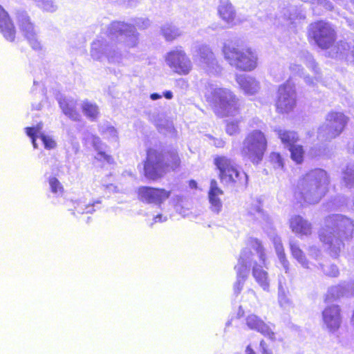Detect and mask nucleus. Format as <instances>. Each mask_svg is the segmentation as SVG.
I'll use <instances>...</instances> for the list:
<instances>
[{"label":"nucleus","mask_w":354,"mask_h":354,"mask_svg":"<svg viewBox=\"0 0 354 354\" xmlns=\"http://www.w3.org/2000/svg\"><path fill=\"white\" fill-rule=\"evenodd\" d=\"M270 161L274 169H282L283 168V159L277 152H272L270 154Z\"/></svg>","instance_id":"nucleus-43"},{"label":"nucleus","mask_w":354,"mask_h":354,"mask_svg":"<svg viewBox=\"0 0 354 354\" xmlns=\"http://www.w3.org/2000/svg\"><path fill=\"white\" fill-rule=\"evenodd\" d=\"M267 145L265 134L259 130H253L246 136L243 142L242 154L253 164L258 165L263 160Z\"/></svg>","instance_id":"nucleus-9"},{"label":"nucleus","mask_w":354,"mask_h":354,"mask_svg":"<svg viewBox=\"0 0 354 354\" xmlns=\"http://www.w3.org/2000/svg\"><path fill=\"white\" fill-rule=\"evenodd\" d=\"M280 16H282V14H281V10L280 11V14L279 16H277V18H278V20L279 21H281V23H283V21H285V20L283 19V17H279ZM286 22H287V21H286Z\"/></svg>","instance_id":"nucleus-62"},{"label":"nucleus","mask_w":354,"mask_h":354,"mask_svg":"<svg viewBox=\"0 0 354 354\" xmlns=\"http://www.w3.org/2000/svg\"><path fill=\"white\" fill-rule=\"evenodd\" d=\"M170 195L169 192L164 189L151 187H141L138 189L140 200L149 204L160 205Z\"/></svg>","instance_id":"nucleus-15"},{"label":"nucleus","mask_w":354,"mask_h":354,"mask_svg":"<svg viewBox=\"0 0 354 354\" xmlns=\"http://www.w3.org/2000/svg\"><path fill=\"white\" fill-rule=\"evenodd\" d=\"M248 245L255 251L256 254L248 248H244L241 252L238 263L234 267L236 271V281L234 285V291L236 295L241 291L251 267L252 276L258 284L264 290H269L268 274L263 269V266H266V254L261 242L257 239L250 238L248 240Z\"/></svg>","instance_id":"nucleus-2"},{"label":"nucleus","mask_w":354,"mask_h":354,"mask_svg":"<svg viewBox=\"0 0 354 354\" xmlns=\"http://www.w3.org/2000/svg\"><path fill=\"white\" fill-rule=\"evenodd\" d=\"M281 14V17L291 24H297V21H300L306 19L304 10L301 7L296 6L290 5L286 8H282Z\"/></svg>","instance_id":"nucleus-25"},{"label":"nucleus","mask_w":354,"mask_h":354,"mask_svg":"<svg viewBox=\"0 0 354 354\" xmlns=\"http://www.w3.org/2000/svg\"><path fill=\"white\" fill-rule=\"evenodd\" d=\"M295 105L296 93L294 86L290 82L281 85L276 102L277 111L280 113H288L294 109Z\"/></svg>","instance_id":"nucleus-13"},{"label":"nucleus","mask_w":354,"mask_h":354,"mask_svg":"<svg viewBox=\"0 0 354 354\" xmlns=\"http://www.w3.org/2000/svg\"><path fill=\"white\" fill-rule=\"evenodd\" d=\"M109 39L99 37L91 44V56L95 60L109 64H121L128 53L126 48H133L139 43V33L136 26L124 21H113L107 28Z\"/></svg>","instance_id":"nucleus-1"},{"label":"nucleus","mask_w":354,"mask_h":354,"mask_svg":"<svg viewBox=\"0 0 354 354\" xmlns=\"http://www.w3.org/2000/svg\"><path fill=\"white\" fill-rule=\"evenodd\" d=\"M304 80H305V82L308 84H313L314 82H313V80L312 78H310V77L308 76H304Z\"/></svg>","instance_id":"nucleus-58"},{"label":"nucleus","mask_w":354,"mask_h":354,"mask_svg":"<svg viewBox=\"0 0 354 354\" xmlns=\"http://www.w3.org/2000/svg\"><path fill=\"white\" fill-rule=\"evenodd\" d=\"M218 12L221 18L230 25H232L236 12L229 0H220Z\"/></svg>","instance_id":"nucleus-28"},{"label":"nucleus","mask_w":354,"mask_h":354,"mask_svg":"<svg viewBox=\"0 0 354 354\" xmlns=\"http://www.w3.org/2000/svg\"><path fill=\"white\" fill-rule=\"evenodd\" d=\"M214 145L216 147H223L224 146V141L220 139H216L214 142Z\"/></svg>","instance_id":"nucleus-53"},{"label":"nucleus","mask_w":354,"mask_h":354,"mask_svg":"<svg viewBox=\"0 0 354 354\" xmlns=\"http://www.w3.org/2000/svg\"><path fill=\"white\" fill-rule=\"evenodd\" d=\"M37 110H39L41 109V104H38L35 107H34Z\"/></svg>","instance_id":"nucleus-64"},{"label":"nucleus","mask_w":354,"mask_h":354,"mask_svg":"<svg viewBox=\"0 0 354 354\" xmlns=\"http://www.w3.org/2000/svg\"><path fill=\"white\" fill-rule=\"evenodd\" d=\"M260 346L262 349V354H272V353L266 348V344L263 341L261 342Z\"/></svg>","instance_id":"nucleus-51"},{"label":"nucleus","mask_w":354,"mask_h":354,"mask_svg":"<svg viewBox=\"0 0 354 354\" xmlns=\"http://www.w3.org/2000/svg\"><path fill=\"white\" fill-rule=\"evenodd\" d=\"M281 142L287 147L294 145L298 140V136L293 131L286 130L281 127H276L274 130Z\"/></svg>","instance_id":"nucleus-29"},{"label":"nucleus","mask_w":354,"mask_h":354,"mask_svg":"<svg viewBox=\"0 0 354 354\" xmlns=\"http://www.w3.org/2000/svg\"><path fill=\"white\" fill-rule=\"evenodd\" d=\"M322 317L326 328L330 332L336 331L342 322L339 306L332 305L326 307L322 312Z\"/></svg>","instance_id":"nucleus-18"},{"label":"nucleus","mask_w":354,"mask_h":354,"mask_svg":"<svg viewBox=\"0 0 354 354\" xmlns=\"http://www.w3.org/2000/svg\"><path fill=\"white\" fill-rule=\"evenodd\" d=\"M290 70L293 75H297L299 76H302L303 75V68L299 64H291L290 66Z\"/></svg>","instance_id":"nucleus-48"},{"label":"nucleus","mask_w":354,"mask_h":354,"mask_svg":"<svg viewBox=\"0 0 354 354\" xmlns=\"http://www.w3.org/2000/svg\"><path fill=\"white\" fill-rule=\"evenodd\" d=\"M165 62L174 72L179 75H187L192 68V62L182 47L168 52L165 55Z\"/></svg>","instance_id":"nucleus-12"},{"label":"nucleus","mask_w":354,"mask_h":354,"mask_svg":"<svg viewBox=\"0 0 354 354\" xmlns=\"http://www.w3.org/2000/svg\"><path fill=\"white\" fill-rule=\"evenodd\" d=\"M290 227L294 233L301 236H307L312 233L311 223L300 215H293L291 216Z\"/></svg>","instance_id":"nucleus-20"},{"label":"nucleus","mask_w":354,"mask_h":354,"mask_svg":"<svg viewBox=\"0 0 354 354\" xmlns=\"http://www.w3.org/2000/svg\"><path fill=\"white\" fill-rule=\"evenodd\" d=\"M270 73L277 80H280L281 79L283 78V77L281 75L278 77V75L277 74L274 66L270 68Z\"/></svg>","instance_id":"nucleus-54"},{"label":"nucleus","mask_w":354,"mask_h":354,"mask_svg":"<svg viewBox=\"0 0 354 354\" xmlns=\"http://www.w3.org/2000/svg\"><path fill=\"white\" fill-rule=\"evenodd\" d=\"M180 160L176 151L147 150L144 164V176L150 180L161 178L169 169L174 170L180 165Z\"/></svg>","instance_id":"nucleus-5"},{"label":"nucleus","mask_w":354,"mask_h":354,"mask_svg":"<svg viewBox=\"0 0 354 354\" xmlns=\"http://www.w3.org/2000/svg\"><path fill=\"white\" fill-rule=\"evenodd\" d=\"M135 26L140 29H146L150 25V21L146 18H138L135 20Z\"/></svg>","instance_id":"nucleus-47"},{"label":"nucleus","mask_w":354,"mask_h":354,"mask_svg":"<svg viewBox=\"0 0 354 354\" xmlns=\"http://www.w3.org/2000/svg\"><path fill=\"white\" fill-rule=\"evenodd\" d=\"M290 249L292 257L295 259L304 268L308 269L310 262L307 259L304 252L300 249L297 241L290 240Z\"/></svg>","instance_id":"nucleus-30"},{"label":"nucleus","mask_w":354,"mask_h":354,"mask_svg":"<svg viewBox=\"0 0 354 354\" xmlns=\"http://www.w3.org/2000/svg\"><path fill=\"white\" fill-rule=\"evenodd\" d=\"M0 32L6 40L14 41L16 33L14 24L1 6H0Z\"/></svg>","instance_id":"nucleus-22"},{"label":"nucleus","mask_w":354,"mask_h":354,"mask_svg":"<svg viewBox=\"0 0 354 354\" xmlns=\"http://www.w3.org/2000/svg\"><path fill=\"white\" fill-rule=\"evenodd\" d=\"M309 153L312 157L319 156L322 154V150L320 148L313 147L310 149Z\"/></svg>","instance_id":"nucleus-49"},{"label":"nucleus","mask_w":354,"mask_h":354,"mask_svg":"<svg viewBox=\"0 0 354 354\" xmlns=\"http://www.w3.org/2000/svg\"><path fill=\"white\" fill-rule=\"evenodd\" d=\"M330 182V176L326 170L321 168L311 169L297 180L295 198L301 204H316L327 193Z\"/></svg>","instance_id":"nucleus-4"},{"label":"nucleus","mask_w":354,"mask_h":354,"mask_svg":"<svg viewBox=\"0 0 354 354\" xmlns=\"http://www.w3.org/2000/svg\"><path fill=\"white\" fill-rule=\"evenodd\" d=\"M103 186H104L105 188L109 189L110 192H117V190H116L117 189V187H115L113 184H109V185H103Z\"/></svg>","instance_id":"nucleus-52"},{"label":"nucleus","mask_w":354,"mask_h":354,"mask_svg":"<svg viewBox=\"0 0 354 354\" xmlns=\"http://www.w3.org/2000/svg\"><path fill=\"white\" fill-rule=\"evenodd\" d=\"M291 158L297 164H300L304 160V150L301 145H294L289 147Z\"/></svg>","instance_id":"nucleus-39"},{"label":"nucleus","mask_w":354,"mask_h":354,"mask_svg":"<svg viewBox=\"0 0 354 354\" xmlns=\"http://www.w3.org/2000/svg\"><path fill=\"white\" fill-rule=\"evenodd\" d=\"M353 233L354 221L345 215L336 214L326 217L319 236L330 256L337 258L344 246V241L351 239Z\"/></svg>","instance_id":"nucleus-3"},{"label":"nucleus","mask_w":354,"mask_h":354,"mask_svg":"<svg viewBox=\"0 0 354 354\" xmlns=\"http://www.w3.org/2000/svg\"><path fill=\"white\" fill-rule=\"evenodd\" d=\"M50 192L59 196L63 194L64 188L60 182L55 177H50L48 180Z\"/></svg>","instance_id":"nucleus-40"},{"label":"nucleus","mask_w":354,"mask_h":354,"mask_svg":"<svg viewBox=\"0 0 354 354\" xmlns=\"http://www.w3.org/2000/svg\"><path fill=\"white\" fill-rule=\"evenodd\" d=\"M239 120H232L227 121L226 124V133L230 136H233L239 133L240 129L239 126Z\"/></svg>","instance_id":"nucleus-44"},{"label":"nucleus","mask_w":354,"mask_h":354,"mask_svg":"<svg viewBox=\"0 0 354 354\" xmlns=\"http://www.w3.org/2000/svg\"><path fill=\"white\" fill-rule=\"evenodd\" d=\"M236 82L245 93L248 95H254L260 89L259 82L249 75H237Z\"/></svg>","instance_id":"nucleus-27"},{"label":"nucleus","mask_w":354,"mask_h":354,"mask_svg":"<svg viewBox=\"0 0 354 354\" xmlns=\"http://www.w3.org/2000/svg\"><path fill=\"white\" fill-rule=\"evenodd\" d=\"M163 96L167 100H171L173 97V93L170 91H166L163 93Z\"/></svg>","instance_id":"nucleus-55"},{"label":"nucleus","mask_w":354,"mask_h":354,"mask_svg":"<svg viewBox=\"0 0 354 354\" xmlns=\"http://www.w3.org/2000/svg\"><path fill=\"white\" fill-rule=\"evenodd\" d=\"M342 184L347 188H354V164H347L342 169Z\"/></svg>","instance_id":"nucleus-35"},{"label":"nucleus","mask_w":354,"mask_h":354,"mask_svg":"<svg viewBox=\"0 0 354 354\" xmlns=\"http://www.w3.org/2000/svg\"><path fill=\"white\" fill-rule=\"evenodd\" d=\"M278 303L280 307L286 311H290L294 307L293 302L289 297V292L283 288L281 281L279 282Z\"/></svg>","instance_id":"nucleus-31"},{"label":"nucleus","mask_w":354,"mask_h":354,"mask_svg":"<svg viewBox=\"0 0 354 354\" xmlns=\"http://www.w3.org/2000/svg\"><path fill=\"white\" fill-rule=\"evenodd\" d=\"M320 268L326 275L330 277H337L339 274L337 266L334 264H320Z\"/></svg>","instance_id":"nucleus-42"},{"label":"nucleus","mask_w":354,"mask_h":354,"mask_svg":"<svg viewBox=\"0 0 354 354\" xmlns=\"http://www.w3.org/2000/svg\"><path fill=\"white\" fill-rule=\"evenodd\" d=\"M308 35L322 49L330 48L336 39L334 28L330 23L324 21L311 23L308 28Z\"/></svg>","instance_id":"nucleus-10"},{"label":"nucleus","mask_w":354,"mask_h":354,"mask_svg":"<svg viewBox=\"0 0 354 354\" xmlns=\"http://www.w3.org/2000/svg\"><path fill=\"white\" fill-rule=\"evenodd\" d=\"M189 185L190 188L196 189L197 187V183L195 180H191L189 182Z\"/></svg>","instance_id":"nucleus-57"},{"label":"nucleus","mask_w":354,"mask_h":354,"mask_svg":"<svg viewBox=\"0 0 354 354\" xmlns=\"http://www.w3.org/2000/svg\"><path fill=\"white\" fill-rule=\"evenodd\" d=\"M127 2L130 6H133L138 2V0H127Z\"/></svg>","instance_id":"nucleus-59"},{"label":"nucleus","mask_w":354,"mask_h":354,"mask_svg":"<svg viewBox=\"0 0 354 354\" xmlns=\"http://www.w3.org/2000/svg\"><path fill=\"white\" fill-rule=\"evenodd\" d=\"M245 352L246 354H255L254 351L251 349L249 346L247 347Z\"/></svg>","instance_id":"nucleus-61"},{"label":"nucleus","mask_w":354,"mask_h":354,"mask_svg":"<svg viewBox=\"0 0 354 354\" xmlns=\"http://www.w3.org/2000/svg\"><path fill=\"white\" fill-rule=\"evenodd\" d=\"M214 162L219 171V178L222 183L237 187L247 185L248 176L239 169L234 160L226 156H217Z\"/></svg>","instance_id":"nucleus-7"},{"label":"nucleus","mask_w":354,"mask_h":354,"mask_svg":"<svg viewBox=\"0 0 354 354\" xmlns=\"http://www.w3.org/2000/svg\"><path fill=\"white\" fill-rule=\"evenodd\" d=\"M350 54L351 55L352 57L354 58V44L351 47Z\"/></svg>","instance_id":"nucleus-63"},{"label":"nucleus","mask_w":354,"mask_h":354,"mask_svg":"<svg viewBox=\"0 0 354 354\" xmlns=\"http://www.w3.org/2000/svg\"><path fill=\"white\" fill-rule=\"evenodd\" d=\"M102 132L108 138L116 140L118 137V132L116 129L112 126H106V127H101Z\"/></svg>","instance_id":"nucleus-46"},{"label":"nucleus","mask_w":354,"mask_h":354,"mask_svg":"<svg viewBox=\"0 0 354 354\" xmlns=\"http://www.w3.org/2000/svg\"><path fill=\"white\" fill-rule=\"evenodd\" d=\"M197 61L199 64L207 71L212 73H218L221 68L212 50L206 44H200L197 47Z\"/></svg>","instance_id":"nucleus-14"},{"label":"nucleus","mask_w":354,"mask_h":354,"mask_svg":"<svg viewBox=\"0 0 354 354\" xmlns=\"http://www.w3.org/2000/svg\"><path fill=\"white\" fill-rule=\"evenodd\" d=\"M37 6L44 11L53 12L57 10V6L52 0H35Z\"/></svg>","instance_id":"nucleus-41"},{"label":"nucleus","mask_w":354,"mask_h":354,"mask_svg":"<svg viewBox=\"0 0 354 354\" xmlns=\"http://www.w3.org/2000/svg\"><path fill=\"white\" fill-rule=\"evenodd\" d=\"M303 54L304 57V62L307 67L312 69L315 74H318V68L313 56L308 52L304 53Z\"/></svg>","instance_id":"nucleus-45"},{"label":"nucleus","mask_w":354,"mask_h":354,"mask_svg":"<svg viewBox=\"0 0 354 354\" xmlns=\"http://www.w3.org/2000/svg\"><path fill=\"white\" fill-rule=\"evenodd\" d=\"M246 324L252 330H254L271 339L274 338V333L260 317L255 315H250L246 318Z\"/></svg>","instance_id":"nucleus-21"},{"label":"nucleus","mask_w":354,"mask_h":354,"mask_svg":"<svg viewBox=\"0 0 354 354\" xmlns=\"http://www.w3.org/2000/svg\"><path fill=\"white\" fill-rule=\"evenodd\" d=\"M354 295V284L352 282H344L330 287L327 292V300H335L341 297Z\"/></svg>","instance_id":"nucleus-19"},{"label":"nucleus","mask_w":354,"mask_h":354,"mask_svg":"<svg viewBox=\"0 0 354 354\" xmlns=\"http://www.w3.org/2000/svg\"><path fill=\"white\" fill-rule=\"evenodd\" d=\"M348 122V118L340 112H330L325 124L319 127L317 138L321 141H330L339 136Z\"/></svg>","instance_id":"nucleus-11"},{"label":"nucleus","mask_w":354,"mask_h":354,"mask_svg":"<svg viewBox=\"0 0 354 354\" xmlns=\"http://www.w3.org/2000/svg\"><path fill=\"white\" fill-rule=\"evenodd\" d=\"M91 140L93 147L97 151V153L95 156V159L111 164L113 161V158L102 151L103 144L102 143L100 138L96 136L91 135Z\"/></svg>","instance_id":"nucleus-32"},{"label":"nucleus","mask_w":354,"mask_h":354,"mask_svg":"<svg viewBox=\"0 0 354 354\" xmlns=\"http://www.w3.org/2000/svg\"><path fill=\"white\" fill-rule=\"evenodd\" d=\"M81 108L84 115L91 121L97 119L99 115V107L93 102L85 100L82 103Z\"/></svg>","instance_id":"nucleus-38"},{"label":"nucleus","mask_w":354,"mask_h":354,"mask_svg":"<svg viewBox=\"0 0 354 354\" xmlns=\"http://www.w3.org/2000/svg\"><path fill=\"white\" fill-rule=\"evenodd\" d=\"M161 32L167 41H171L182 35V31L179 28L169 23L161 27Z\"/></svg>","instance_id":"nucleus-36"},{"label":"nucleus","mask_w":354,"mask_h":354,"mask_svg":"<svg viewBox=\"0 0 354 354\" xmlns=\"http://www.w3.org/2000/svg\"><path fill=\"white\" fill-rule=\"evenodd\" d=\"M222 51L225 59L237 69L250 71L257 66V55L250 48L240 49L225 44Z\"/></svg>","instance_id":"nucleus-8"},{"label":"nucleus","mask_w":354,"mask_h":354,"mask_svg":"<svg viewBox=\"0 0 354 354\" xmlns=\"http://www.w3.org/2000/svg\"><path fill=\"white\" fill-rule=\"evenodd\" d=\"M248 214L259 223L268 222L269 218L261 209L260 202L258 201H254L248 209Z\"/></svg>","instance_id":"nucleus-37"},{"label":"nucleus","mask_w":354,"mask_h":354,"mask_svg":"<svg viewBox=\"0 0 354 354\" xmlns=\"http://www.w3.org/2000/svg\"><path fill=\"white\" fill-rule=\"evenodd\" d=\"M162 97V95L157 93H153L152 94L150 95V98L152 100H157L158 99H160Z\"/></svg>","instance_id":"nucleus-56"},{"label":"nucleus","mask_w":354,"mask_h":354,"mask_svg":"<svg viewBox=\"0 0 354 354\" xmlns=\"http://www.w3.org/2000/svg\"><path fill=\"white\" fill-rule=\"evenodd\" d=\"M17 19L19 27L24 32L30 45L35 50L41 48L40 42L37 37V33L33 24L30 22V18L26 12H20L17 14Z\"/></svg>","instance_id":"nucleus-16"},{"label":"nucleus","mask_w":354,"mask_h":354,"mask_svg":"<svg viewBox=\"0 0 354 354\" xmlns=\"http://www.w3.org/2000/svg\"><path fill=\"white\" fill-rule=\"evenodd\" d=\"M59 107L63 113L73 121H80L81 115L77 109V101L71 97H61L59 99Z\"/></svg>","instance_id":"nucleus-23"},{"label":"nucleus","mask_w":354,"mask_h":354,"mask_svg":"<svg viewBox=\"0 0 354 354\" xmlns=\"http://www.w3.org/2000/svg\"><path fill=\"white\" fill-rule=\"evenodd\" d=\"M270 239L272 241L279 261L284 270L285 273L287 274L288 277L292 278V274L290 268V263L286 258L280 237H279L274 233H272L270 234Z\"/></svg>","instance_id":"nucleus-24"},{"label":"nucleus","mask_w":354,"mask_h":354,"mask_svg":"<svg viewBox=\"0 0 354 354\" xmlns=\"http://www.w3.org/2000/svg\"><path fill=\"white\" fill-rule=\"evenodd\" d=\"M332 49L329 52L330 56L335 58L347 57L351 52V46L348 43L340 41L337 42L334 46H331Z\"/></svg>","instance_id":"nucleus-33"},{"label":"nucleus","mask_w":354,"mask_h":354,"mask_svg":"<svg viewBox=\"0 0 354 354\" xmlns=\"http://www.w3.org/2000/svg\"><path fill=\"white\" fill-rule=\"evenodd\" d=\"M78 147H79L78 143H77V142L73 143V150H74L75 153L78 151Z\"/></svg>","instance_id":"nucleus-60"},{"label":"nucleus","mask_w":354,"mask_h":354,"mask_svg":"<svg viewBox=\"0 0 354 354\" xmlns=\"http://www.w3.org/2000/svg\"><path fill=\"white\" fill-rule=\"evenodd\" d=\"M100 203V201H96L91 203H86L85 200L80 199L79 201L74 203V211L73 214H75V212L78 214H91L95 211V207Z\"/></svg>","instance_id":"nucleus-34"},{"label":"nucleus","mask_w":354,"mask_h":354,"mask_svg":"<svg viewBox=\"0 0 354 354\" xmlns=\"http://www.w3.org/2000/svg\"><path fill=\"white\" fill-rule=\"evenodd\" d=\"M43 128V124L41 122L38 123L35 127H26V133L28 137L31 138V141L35 149L38 148L37 143L36 142L37 138H39L46 149H55L57 146V143L55 140L50 136L46 135L41 132Z\"/></svg>","instance_id":"nucleus-17"},{"label":"nucleus","mask_w":354,"mask_h":354,"mask_svg":"<svg viewBox=\"0 0 354 354\" xmlns=\"http://www.w3.org/2000/svg\"><path fill=\"white\" fill-rule=\"evenodd\" d=\"M153 220L155 223H162L167 221V216H163L162 214H158L154 217Z\"/></svg>","instance_id":"nucleus-50"},{"label":"nucleus","mask_w":354,"mask_h":354,"mask_svg":"<svg viewBox=\"0 0 354 354\" xmlns=\"http://www.w3.org/2000/svg\"><path fill=\"white\" fill-rule=\"evenodd\" d=\"M223 194V192L218 187L216 180L214 179L212 180L208 197L211 204V209L215 213H219L222 209L223 205L220 196Z\"/></svg>","instance_id":"nucleus-26"},{"label":"nucleus","mask_w":354,"mask_h":354,"mask_svg":"<svg viewBox=\"0 0 354 354\" xmlns=\"http://www.w3.org/2000/svg\"><path fill=\"white\" fill-rule=\"evenodd\" d=\"M205 95L207 101L214 104L215 112L221 117L235 115L239 112V100L227 88L208 83Z\"/></svg>","instance_id":"nucleus-6"}]
</instances>
